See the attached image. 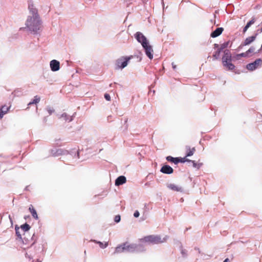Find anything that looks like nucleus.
I'll return each mask as SVG.
<instances>
[{"label": "nucleus", "mask_w": 262, "mask_h": 262, "mask_svg": "<svg viewBox=\"0 0 262 262\" xmlns=\"http://www.w3.org/2000/svg\"><path fill=\"white\" fill-rule=\"evenodd\" d=\"M30 15L26 21V27L30 31L37 32L41 28V21L38 15L37 10L34 8L33 4H29Z\"/></svg>", "instance_id": "obj_1"}, {"label": "nucleus", "mask_w": 262, "mask_h": 262, "mask_svg": "<svg viewBox=\"0 0 262 262\" xmlns=\"http://www.w3.org/2000/svg\"><path fill=\"white\" fill-rule=\"evenodd\" d=\"M166 237L163 238L160 235H150L146 236L143 238L140 239V241L142 243H147L152 244H159L166 242Z\"/></svg>", "instance_id": "obj_2"}, {"label": "nucleus", "mask_w": 262, "mask_h": 262, "mask_svg": "<svg viewBox=\"0 0 262 262\" xmlns=\"http://www.w3.org/2000/svg\"><path fill=\"white\" fill-rule=\"evenodd\" d=\"M138 247L136 244H129L126 242L117 246L115 249V253H121L125 251L134 252L136 250Z\"/></svg>", "instance_id": "obj_3"}, {"label": "nucleus", "mask_w": 262, "mask_h": 262, "mask_svg": "<svg viewBox=\"0 0 262 262\" xmlns=\"http://www.w3.org/2000/svg\"><path fill=\"white\" fill-rule=\"evenodd\" d=\"M132 58V56L129 57H121L116 61V69H123L128 64V62Z\"/></svg>", "instance_id": "obj_4"}, {"label": "nucleus", "mask_w": 262, "mask_h": 262, "mask_svg": "<svg viewBox=\"0 0 262 262\" xmlns=\"http://www.w3.org/2000/svg\"><path fill=\"white\" fill-rule=\"evenodd\" d=\"M262 64V59L258 58L254 62L250 63L247 65V69L249 71H253L260 67Z\"/></svg>", "instance_id": "obj_5"}, {"label": "nucleus", "mask_w": 262, "mask_h": 262, "mask_svg": "<svg viewBox=\"0 0 262 262\" xmlns=\"http://www.w3.org/2000/svg\"><path fill=\"white\" fill-rule=\"evenodd\" d=\"M135 37L139 42L141 43L143 47H145V45L148 43L146 37L140 32H137L135 34Z\"/></svg>", "instance_id": "obj_6"}, {"label": "nucleus", "mask_w": 262, "mask_h": 262, "mask_svg": "<svg viewBox=\"0 0 262 262\" xmlns=\"http://www.w3.org/2000/svg\"><path fill=\"white\" fill-rule=\"evenodd\" d=\"M145 50L146 55L147 57L152 59L153 58V50L152 47L149 45V43L145 45V47H143Z\"/></svg>", "instance_id": "obj_7"}, {"label": "nucleus", "mask_w": 262, "mask_h": 262, "mask_svg": "<svg viewBox=\"0 0 262 262\" xmlns=\"http://www.w3.org/2000/svg\"><path fill=\"white\" fill-rule=\"evenodd\" d=\"M22 242L24 245L27 246V247H29L32 246L35 242L33 241L32 237H30L29 239L26 237V234H24V237L21 239Z\"/></svg>", "instance_id": "obj_8"}, {"label": "nucleus", "mask_w": 262, "mask_h": 262, "mask_svg": "<svg viewBox=\"0 0 262 262\" xmlns=\"http://www.w3.org/2000/svg\"><path fill=\"white\" fill-rule=\"evenodd\" d=\"M50 67L53 71H57L59 69L60 63L56 60H52L50 62Z\"/></svg>", "instance_id": "obj_9"}, {"label": "nucleus", "mask_w": 262, "mask_h": 262, "mask_svg": "<svg viewBox=\"0 0 262 262\" xmlns=\"http://www.w3.org/2000/svg\"><path fill=\"white\" fill-rule=\"evenodd\" d=\"M162 173L166 174H171L173 173V170L170 166L166 165L162 167L161 170Z\"/></svg>", "instance_id": "obj_10"}, {"label": "nucleus", "mask_w": 262, "mask_h": 262, "mask_svg": "<svg viewBox=\"0 0 262 262\" xmlns=\"http://www.w3.org/2000/svg\"><path fill=\"white\" fill-rule=\"evenodd\" d=\"M226 60H231V55L230 51L228 50H226L224 51V55L222 57V62L226 63Z\"/></svg>", "instance_id": "obj_11"}, {"label": "nucleus", "mask_w": 262, "mask_h": 262, "mask_svg": "<svg viewBox=\"0 0 262 262\" xmlns=\"http://www.w3.org/2000/svg\"><path fill=\"white\" fill-rule=\"evenodd\" d=\"M167 187L174 191L182 192L183 191V188L182 187L174 184H169L167 185Z\"/></svg>", "instance_id": "obj_12"}, {"label": "nucleus", "mask_w": 262, "mask_h": 262, "mask_svg": "<svg viewBox=\"0 0 262 262\" xmlns=\"http://www.w3.org/2000/svg\"><path fill=\"white\" fill-rule=\"evenodd\" d=\"M256 35L257 34H255L254 36L247 37L242 43V45L245 46L250 45L251 43H252L253 41L255 40L256 37Z\"/></svg>", "instance_id": "obj_13"}, {"label": "nucleus", "mask_w": 262, "mask_h": 262, "mask_svg": "<svg viewBox=\"0 0 262 262\" xmlns=\"http://www.w3.org/2000/svg\"><path fill=\"white\" fill-rule=\"evenodd\" d=\"M223 30L224 29L223 28H217L211 33L210 36L213 38L216 37L222 33Z\"/></svg>", "instance_id": "obj_14"}, {"label": "nucleus", "mask_w": 262, "mask_h": 262, "mask_svg": "<svg viewBox=\"0 0 262 262\" xmlns=\"http://www.w3.org/2000/svg\"><path fill=\"white\" fill-rule=\"evenodd\" d=\"M126 181V178L124 176H119L115 181V185L119 186L124 184Z\"/></svg>", "instance_id": "obj_15"}, {"label": "nucleus", "mask_w": 262, "mask_h": 262, "mask_svg": "<svg viewBox=\"0 0 262 262\" xmlns=\"http://www.w3.org/2000/svg\"><path fill=\"white\" fill-rule=\"evenodd\" d=\"M10 106H7L6 105H3L0 109V119H2L3 116L6 114L9 111Z\"/></svg>", "instance_id": "obj_16"}, {"label": "nucleus", "mask_w": 262, "mask_h": 262, "mask_svg": "<svg viewBox=\"0 0 262 262\" xmlns=\"http://www.w3.org/2000/svg\"><path fill=\"white\" fill-rule=\"evenodd\" d=\"M29 210L34 219H35V220L38 219L37 212L32 205H30L29 208Z\"/></svg>", "instance_id": "obj_17"}, {"label": "nucleus", "mask_w": 262, "mask_h": 262, "mask_svg": "<svg viewBox=\"0 0 262 262\" xmlns=\"http://www.w3.org/2000/svg\"><path fill=\"white\" fill-rule=\"evenodd\" d=\"M186 149L187 151L186 157H190L192 156L194 152L195 151V148L194 147H192L191 148L188 146H186Z\"/></svg>", "instance_id": "obj_18"}, {"label": "nucleus", "mask_w": 262, "mask_h": 262, "mask_svg": "<svg viewBox=\"0 0 262 262\" xmlns=\"http://www.w3.org/2000/svg\"><path fill=\"white\" fill-rule=\"evenodd\" d=\"M166 160L169 162L174 163L175 164L179 163L178 158H173L171 156H168L166 157Z\"/></svg>", "instance_id": "obj_19"}, {"label": "nucleus", "mask_w": 262, "mask_h": 262, "mask_svg": "<svg viewBox=\"0 0 262 262\" xmlns=\"http://www.w3.org/2000/svg\"><path fill=\"white\" fill-rule=\"evenodd\" d=\"M40 98L38 96H35L34 97L33 100L28 103V105H30L33 104H36L40 101Z\"/></svg>", "instance_id": "obj_20"}, {"label": "nucleus", "mask_w": 262, "mask_h": 262, "mask_svg": "<svg viewBox=\"0 0 262 262\" xmlns=\"http://www.w3.org/2000/svg\"><path fill=\"white\" fill-rule=\"evenodd\" d=\"M93 242H95L96 244H98L99 245V247L102 249L106 248L108 246L107 242H105L104 243H103L102 242L97 241L96 240H93Z\"/></svg>", "instance_id": "obj_21"}, {"label": "nucleus", "mask_w": 262, "mask_h": 262, "mask_svg": "<svg viewBox=\"0 0 262 262\" xmlns=\"http://www.w3.org/2000/svg\"><path fill=\"white\" fill-rule=\"evenodd\" d=\"M21 228L24 232H26L30 229V226L28 224L26 223L21 226Z\"/></svg>", "instance_id": "obj_22"}, {"label": "nucleus", "mask_w": 262, "mask_h": 262, "mask_svg": "<svg viewBox=\"0 0 262 262\" xmlns=\"http://www.w3.org/2000/svg\"><path fill=\"white\" fill-rule=\"evenodd\" d=\"M226 68L228 70H233L235 68V66L232 63L231 60H230V61H229V63H228Z\"/></svg>", "instance_id": "obj_23"}, {"label": "nucleus", "mask_w": 262, "mask_h": 262, "mask_svg": "<svg viewBox=\"0 0 262 262\" xmlns=\"http://www.w3.org/2000/svg\"><path fill=\"white\" fill-rule=\"evenodd\" d=\"M221 50H217L213 55V57L214 59H217L220 55Z\"/></svg>", "instance_id": "obj_24"}, {"label": "nucleus", "mask_w": 262, "mask_h": 262, "mask_svg": "<svg viewBox=\"0 0 262 262\" xmlns=\"http://www.w3.org/2000/svg\"><path fill=\"white\" fill-rule=\"evenodd\" d=\"M15 231H16V234L18 238L20 239H22V237L20 234V232L19 231V228L17 227H15Z\"/></svg>", "instance_id": "obj_25"}, {"label": "nucleus", "mask_w": 262, "mask_h": 262, "mask_svg": "<svg viewBox=\"0 0 262 262\" xmlns=\"http://www.w3.org/2000/svg\"><path fill=\"white\" fill-rule=\"evenodd\" d=\"M255 21V19L254 18H252L251 19V20H250L247 24V25H246V26L247 27H248V28L252 25H253Z\"/></svg>", "instance_id": "obj_26"}, {"label": "nucleus", "mask_w": 262, "mask_h": 262, "mask_svg": "<svg viewBox=\"0 0 262 262\" xmlns=\"http://www.w3.org/2000/svg\"><path fill=\"white\" fill-rule=\"evenodd\" d=\"M186 157H187L185 156V157L184 158H178L179 163H184L187 161H189L187 159H186Z\"/></svg>", "instance_id": "obj_27"}, {"label": "nucleus", "mask_w": 262, "mask_h": 262, "mask_svg": "<svg viewBox=\"0 0 262 262\" xmlns=\"http://www.w3.org/2000/svg\"><path fill=\"white\" fill-rule=\"evenodd\" d=\"M228 45V42H226V43H223L222 45H221V48L220 49H219V50H220L221 51L224 49H225V48H226Z\"/></svg>", "instance_id": "obj_28"}, {"label": "nucleus", "mask_w": 262, "mask_h": 262, "mask_svg": "<svg viewBox=\"0 0 262 262\" xmlns=\"http://www.w3.org/2000/svg\"><path fill=\"white\" fill-rule=\"evenodd\" d=\"M247 55H248V53H247V52H245V53H241V54H237V55H236V56H237V58H238V57H246V56H247Z\"/></svg>", "instance_id": "obj_29"}, {"label": "nucleus", "mask_w": 262, "mask_h": 262, "mask_svg": "<svg viewBox=\"0 0 262 262\" xmlns=\"http://www.w3.org/2000/svg\"><path fill=\"white\" fill-rule=\"evenodd\" d=\"M121 217L119 215H116L114 219L115 222L119 223L120 221Z\"/></svg>", "instance_id": "obj_30"}, {"label": "nucleus", "mask_w": 262, "mask_h": 262, "mask_svg": "<svg viewBox=\"0 0 262 262\" xmlns=\"http://www.w3.org/2000/svg\"><path fill=\"white\" fill-rule=\"evenodd\" d=\"M255 51V48L253 47H251V48H249V49L247 51L248 54L249 53H253Z\"/></svg>", "instance_id": "obj_31"}, {"label": "nucleus", "mask_w": 262, "mask_h": 262, "mask_svg": "<svg viewBox=\"0 0 262 262\" xmlns=\"http://www.w3.org/2000/svg\"><path fill=\"white\" fill-rule=\"evenodd\" d=\"M104 98H105V99L107 101H110L111 100V96H110L109 94H105L104 95Z\"/></svg>", "instance_id": "obj_32"}, {"label": "nucleus", "mask_w": 262, "mask_h": 262, "mask_svg": "<svg viewBox=\"0 0 262 262\" xmlns=\"http://www.w3.org/2000/svg\"><path fill=\"white\" fill-rule=\"evenodd\" d=\"M139 215H140V213H139V211H137V210H136V211L134 212V216L135 217H139Z\"/></svg>", "instance_id": "obj_33"}, {"label": "nucleus", "mask_w": 262, "mask_h": 262, "mask_svg": "<svg viewBox=\"0 0 262 262\" xmlns=\"http://www.w3.org/2000/svg\"><path fill=\"white\" fill-rule=\"evenodd\" d=\"M226 63H225L223 62V66H224L225 67H226L227 66L228 63H229V60H226Z\"/></svg>", "instance_id": "obj_34"}, {"label": "nucleus", "mask_w": 262, "mask_h": 262, "mask_svg": "<svg viewBox=\"0 0 262 262\" xmlns=\"http://www.w3.org/2000/svg\"><path fill=\"white\" fill-rule=\"evenodd\" d=\"M248 28L245 26L243 29V33H245L247 30H248Z\"/></svg>", "instance_id": "obj_35"}, {"label": "nucleus", "mask_w": 262, "mask_h": 262, "mask_svg": "<svg viewBox=\"0 0 262 262\" xmlns=\"http://www.w3.org/2000/svg\"><path fill=\"white\" fill-rule=\"evenodd\" d=\"M172 68H173V69L174 70H175V69H176V67H177L176 65L174 64V63H172Z\"/></svg>", "instance_id": "obj_36"}, {"label": "nucleus", "mask_w": 262, "mask_h": 262, "mask_svg": "<svg viewBox=\"0 0 262 262\" xmlns=\"http://www.w3.org/2000/svg\"><path fill=\"white\" fill-rule=\"evenodd\" d=\"M224 262H229V259L228 258H226Z\"/></svg>", "instance_id": "obj_37"}, {"label": "nucleus", "mask_w": 262, "mask_h": 262, "mask_svg": "<svg viewBox=\"0 0 262 262\" xmlns=\"http://www.w3.org/2000/svg\"><path fill=\"white\" fill-rule=\"evenodd\" d=\"M192 162L193 163L194 166H195L196 164H195V163L194 162V161H192Z\"/></svg>", "instance_id": "obj_38"}, {"label": "nucleus", "mask_w": 262, "mask_h": 262, "mask_svg": "<svg viewBox=\"0 0 262 262\" xmlns=\"http://www.w3.org/2000/svg\"><path fill=\"white\" fill-rule=\"evenodd\" d=\"M9 219H10V220L11 219V216H10V215H9Z\"/></svg>", "instance_id": "obj_39"}, {"label": "nucleus", "mask_w": 262, "mask_h": 262, "mask_svg": "<svg viewBox=\"0 0 262 262\" xmlns=\"http://www.w3.org/2000/svg\"><path fill=\"white\" fill-rule=\"evenodd\" d=\"M127 121V119H126L125 122H126Z\"/></svg>", "instance_id": "obj_40"}, {"label": "nucleus", "mask_w": 262, "mask_h": 262, "mask_svg": "<svg viewBox=\"0 0 262 262\" xmlns=\"http://www.w3.org/2000/svg\"><path fill=\"white\" fill-rule=\"evenodd\" d=\"M261 32H262V28H261V30H260Z\"/></svg>", "instance_id": "obj_41"}]
</instances>
